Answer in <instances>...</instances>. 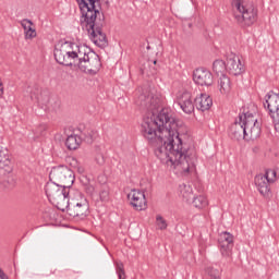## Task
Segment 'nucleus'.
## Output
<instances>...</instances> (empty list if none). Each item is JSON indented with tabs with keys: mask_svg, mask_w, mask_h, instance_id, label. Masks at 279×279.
Segmentation results:
<instances>
[{
	"mask_svg": "<svg viewBox=\"0 0 279 279\" xmlns=\"http://www.w3.org/2000/svg\"><path fill=\"white\" fill-rule=\"evenodd\" d=\"M156 221H157V226L159 228V230H167V220H165V218H162V216L157 215L156 216Z\"/></svg>",
	"mask_w": 279,
	"mask_h": 279,
	"instance_id": "nucleus-26",
	"label": "nucleus"
},
{
	"mask_svg": "<svg viewBox=\"0 0 279 279\" xmlns=\"http://www.w3.org/2000/svg\"><path fill=\"white\" fill-rule=\"evenodd\" d=\"M96 162L97 165H100V166L106 163V158L104 157V154L96 155Z\"/></svg>",
	"mask_w": 279,
	"mask_h": 279,
	"instance_id": "nucleus-32",
	"label": "nucleus"
},
{
	"mask_svg": "<svg viewBox=\"0 0 279 279\" xmlns=\"http://www.w3.org/2000/svg\"><path fill=\"white\" fill-rule=\"evenodd\" d=\"M10 150L0 146V175H8L12 173V167H10Z\"/></svg>",
	"mask_w": 279,
	"mask_h": 279,
	"instance_id": "nucleus-18",
	"label": "nucleus"
},
{
	"mask_svg": "<svg viewBox=\"0 0 279 279\" xmlns=\"http://www.w3.org/2000/svg\"><path fill=\"white\" fill-rule=\"evenodd\" d=\"M191 204H193L195 208H206V206H208V198H206L204 195L194 196V198L191 201Z\"/></svg>",
	"mask_w": 279,
	"mask_h": 279,
	"instance_id": "nucleus-24",
	"label": "nucleus"
},
{
	"mask_svg": "<svg viewBox=\"0 0 279 279\" xmlns=\"http://www.w3.org/2000/svg\"><path fill=\"white\" fill-rule=\"evenodd\" d=\"M76 1L82 12L81 27L87 32L89 40L96 47L105 49V47H108V36L104 32V27H106V15L95 4L101 0Z\"/></svg>",
	"mask_w": 279,
	"mask_h": 279,
	"instance_id": "nucleus-2",
	"label": "nucleus"
},
{
	"mask_svg": "<svg viewBox=\"0 0 279 279\" xmlns=\"http://www.w3.org/2000/svg\"><path fill=\"white\" fill-rule=\"evenodd\" d=\"M78 173H84V168L78 167Z\"/></svg>",
	"mask_w": 279,
	"mask_h": 279,
	"instance_id": "nucleus-37",
	"label": "nucleus"
},
{
	"mask_svg": "<svg viewBox=\"0 0 279 279\" xmlns=\"http://www.w3.org/2000/svg\"><path fill=\"white\" fill-rule=\"evenodd\" d=\"M117 274L119 279H125V268L123 267V264H117Z\"/></svg>",
	"mask_w": 279,
	"mask_h": 279,
	"instance_id": "nucleus-29",
	"label": "nucleus"
},
{
	"mask_svg": "<svg viewBox=\"0 0 279 279\" xmlns=\"http://www.w3.org/2000/svg\"><path fill=\"white\" fill-rule=\"evenodd\" d=\"M80 71L83 73H90V75H97L99 73V69H101V59L99 56L92 52L90 56L87 57L86 60L82 61L78 65Z\"/></svg>",
	"mask_w": 279,
	"mask_h": 279,
	"instance_id": "nucleus-9",
	"label": "nucleus"
},
{
	"mask_svg": "<svg viewBox=\"0 0 279 279\" xmlns=\"http://www.w3.org/2000/svg\"><path fill=\"white\" fill-rule=\"evenodd\" d=\"M0 279H8V275L3 270L0 269Z\"/></svg>",
	"mask_w": 279,
	"mask_h": 279,
	"instance_id": "nucleus-35",
	"label": "nucleus"
},
{
	"mask_svg": "<svg viewBox=\"0 0 279 279\" xmlns=\"http://www.w3.org/2000/svg\"><path fill=\"white\" fill-rule=\"evenodd\" d=\"M213 71L214 73H216V75H223V73L228 71V63H226V61L223 60L218 59L213 63Z\"/></svg>",
	"mask_w": 279,
	"mask_h": 279,
	"instance_id": "nucleus-23",
	"label": "nucleus"
},
{
	"mask_svg": "<svg viewBox=\"0 0 279 279\" xmlns=\"http://www.w3.org/2000/svg\"><path fill=\"white\" fill-rule=\"evenodd\" d=\"M128 198L131 201V206H133L135 210H147V198L145 197V192L132 190L128 194Z\"/></svg>",
	"mask_w": 279,
	"mask_h": 279,
	"instance_id": "nucleus-11",
	"label": "nucleus"
},
{
	"mask_svg": "<svg viewBox=\"0 0 279 279\" xmlns=\"http://www.w3.org/2000/svg\"><path fill=\"white\" fill-rule=\"evenodd\" d=\"M193 81L198 86H213V73L204 68H198L193 73Z\"/></svg>",
	"mask_w": 279,
	"mask_h": 279,
	"instance_id": "nucleus-14",
	"label": "nucleus"
},
{
	"mask_svg": "<svg viewBox=\"0 0 279 279\" xmlns=\"http://www.w3.org/2000/svg\"><path fill=\"white\" fill-rule=\"evenodd\" d=\"M218 88L221 95H228L230 90H232V83L230 82V77L228 75H220L218 80Z\"/></svg>",
	"mask_w": 279,
	"mask_h": 279,
	"instance_id": "nucleus-20",
	"label": "nucleus"
},
{
	"mask_svg": "<svg viewBox=\"0 0 279 279\" xmlns=\"http://www.w3.org/2000/svg\"><path fill=\"white\" fill-rule=\"evenodd\" d=\"M264 108H267L269 116L275 123V130L279 132V95L269 92L265 97Z\"/></svg>",
	"mask_w": 279,
	"mask_h": 279,
	"instance_id": "nucleus-8",
	"label": "nucleus"
},
{
	"mask_svg": "<svg viewBox=\"0 0 279 279\" xmlns=\"http://www.w3.org/2000/svg\"><path fill=\"white\" fill-rule=\"evenodd\" d=\"M179 189L183 199L187 204H191V202H193L195 197V195L193 194V187L191 185H186L185 183H183L179 186Z\"/></svg>",
	"mask_w": 279,
	"mask_h": 279,
	"instance_id": "nucleus-21",
	"label": "nucleus"
},
{
	"mask_svg": "<svg viewBox=\"0 0 279 279\" xmlns=\"http://www.w3.org/2000/svg\"><path fill=\"white\" fill-rule=\"evenodd\" d=\"M146 116L141 126V132L149 145L155 148V156L171 165L174 169L180 167L184 173H189L195 162V150L187 148L184 143V125L182 121L173 118L169 108H161L160 98L151 94H141L136 100Z\"/></svg>",
	"mask_w": 279,
	"mask_h": 279,
	"instance_id": "nucleus-1",
	"label": "nucleus"
},
{
	"mask_svg": "<svg viewBox=\"0 0 279 279\" xmlns=\"http://www.w3.org/2000/svg\"><path fill=\"white\" fill-rule=\"evenodd\" d=\"M80 145H82V138L80 135H70L65 141V147L70 149V151H74L78 149Z\"/></svg>",
	"mask_w": 279,
	"mask_h": 279,
	"instance_id": "nucleus-22",
	"label": "nucleus"
},
{
	"mask_svg": "<svg viewBox=\"0 0 279 279\" xmlns=\"http://www.w3.org/2000/svg\"><path fill=\"white\" fill-rule=\"evenodd\" d=\"M141 71H142V74H145L147 72V68H143L141 69Z\"/></svg>",
	"mask_w": 279,
	"mask_h": 279,
	"instance_id": "nucleus-36",
	"label": "nucleus"
},
{
	"mask_svg": "<svg viewBox=\"0 0 279 279\" xmlns=\"http://www.w3.org/2000/svg\"><path fill=\"white\" fill-rule=\"evenodd\" d=\"M69 191H71L69 187H64L56 181L48 182L45 186V192L48 199L53 202V204H57L58 208L69 204Z\"/></svg>",
	"mask_w": 279,
	"mask_h": 279,
	"instance_id": "nucleus-6",
	"label": "nucleus"
},
{
	"mask_svg": "<svg viewBox=\"0 0 279 279\" xmlns=\"http://www.w3.org/2000/svg\"><path fill=\"white\" fill-rule=\"evenodd\" d=\"M100 202H108L110 199V192L108 187H104L99 193Z\"/></svg>",
	"mask_w": 279,
	"mask_h": 279,
	"instance_id": "nucleus-27",
	"label": "nucleus"
},
{
	"mask_svg": "<svg viewBox=\"0 0 279 279\" xmlns=\"http://www.w3.org/2000/svg\"><path fill=\"white\" fill-rule=\"evenodd\" d=\"M232 7L238 11L234 17L240 25L250 27L258 21V10L254 8V2L250 0H232Z\"/></svg>",
	"mask_w": 279,
	"mask_h": 279,
	"instance_id": "nucleus-5",
	"label": "nucleus"
},
{
	"mask_svg": "<svg viewBox=\"0 0 279 279\" xmlns=\"http://www.w3.org/2000/svg\"><path fill=\"white\" fill-rule=\"evenodd\" d=\"M24 34H25V40H32L33 38H36V36H37L36 28H34V27L24 32Z\"/></svg>",
	"mask_w": 279,
	"mask_h": 279,
	"instance_id": "nucleus-30",
	"label": "nucleus"
},
{
	"mask_svg": "<svg viewBox=\"0 0 279 279\" xmlns=\"http://www.w3.org/2000/svg\"><path fill=\"white\" fill-rule=\"evenodd\" d=\"M65 206L70 217H78V219H86L88 217V202L86 201H82L75 205H69L68 203Z\"/></svg>",
	"mask_w": 279,
	"mask_h": 279,
	"instance_id": "nucleus-12",
	"label": "nucleus"
},
{
	"mask_svg": "<svg viewBox=\"0 0 279 279\" xmlns=\"http://www.w3.org/2000/svg\"><path fill=\"white\" fill-rule=\"evenodd\" d=\"M194 106L201 110V112H206V110H210L213 106V98L207 94H201L194 99Z\"/></svg>",
	"mask_w": 279,
	"mask_h": 279,
	"instance_id": "nucleus-19",
	"label": "nucleus"
},
{
	"mask_svg": "<svg viewBox=\"0 0 279 279\" xmlns=\"http://www.w3.org/2000/svg\"><path fill=\"white\" fill-rule=\"evenodd\" d=\"M260 123H258L254 114L244 113L239 116V120L230 126L229 134L234 141H239L240 138H244V141H256V138L260 137Z\"/></svg>",
	"mask_w": 279,
	"mask_h": 279,
	"instance_id": "nucleus-4",
	"label": "nucleus"
},
{
	"mask_svg": "<svg viewBox=\"0 0 279 279\" xmlns=\"http://www.w3.org/2000/svg\"><path fill=\"white\" fill-rule=\"evenodd\" d=\"M51 274H56V269L53 271H51Z\"/></svg>",
	"mask_w": 279,
	"mask_h": 279,
	"instance_id": "nucleus-38",
	"label": "nucleus"
},
{
	"mask_svg": "<svg viewBox=\"0 0 279 279\" xmlns=\"http://www.w3.org/2000/svg\"><path fill=\"white\" fill-rule=\"evenodd\" d=\"M263 177L267 178L270 184H274L278 180V172L275 169H267Z\"/></svg>",
	"mask_w": 279,
	"mask_h": 279,
	"instance_id": "nucleus-25",
	"label": "nucleus"
},
{
	"mask_svg": "<svg viewBox=\"0 0 279 279\" xmlns=\"http://www.w3.org/2000/svg\"><path fill=\"white\" fill-rule=\"evenodd\" d=\"M32 99H36V101L40 102L43 101V94L40 95H35L34 93L31 94Z\"/></svg>",
	"mask_w": 279,
	"mask_h": 279,
	"instance_id": "nucleus-34",
	"label": "nucleus"
},
{
	"mask_svg": "<svg viewBox=\"0 0 279 279\" xmlns=\"http://www.w3.org/2000/svg\"><path fill=\"white\" fill-rule=\"evenodd\" d=\"M49 178L51 182H57V184H61L63 187L69 190H71L75 182V174L73 173V170L66 166L53 167L49 173Z\"/></svg>",
	"mask_w": 279,
	"mask_h": 279,
	"instance_id": "nucleus-7",
	"label": "nucleus"
},
{
	"mask_svg": "<svg viewBox=\"0 0 279 279\" xmlns=\"http://www.w3.org/2000/svg\"><path fill=\"white\" fill-rule=\"evenodd\" d=\"M227 71L230 75H243L245 73V65L236 54H230L227 58Z\"/></svg>",
	"mask_w": 279,
	"mask_h": 279,
	"instance_id": "nucleus-13",
	"label": "nucleus"
},
{
	"mask_svg": "<svg viewBox=\"0 0 279 279\" xmlns=\"http://www.w3.org/2000/svg\"><path fill=\"white\" fill-rule=\"evenodd\" d=\"M84 189L87 195H93V193H95V186H93L92 184H85Z\"/></svg>",
	"mask_w": 279,
	"mask_h": 279,
	"instance_id": "nucleus-33",
	"label": "nucleus"
},
{
	"mask_svg": "<svg viewBox=\"0 0 279 279\" xmlns=\"http://www.w3.org/2000/svg\"><path fill=\"white\" fill-rule=\"evenodd\" d=\"M45 132H47V124H40L36 130H35V134H37V136H43L45 134Z\"/></svg>",
	"mask_w": 279,
	"mask_h": 279,
	"instance_id": "nucleus-31",
	"label": "nucleus"
},
{
	"mask_svg": "<svg viewBox=\"0 0 279 279\" xmlns=\"http://www.w3.org/2000/svg\"><path fill=\"white\" fill-rule=\"evenodd\" d=\"M218 245L221 255L226 258H230V256H232V250L234 247V235H232L228 231L220 233L218 238Z\"/></svg>",
	"mask_w": 279,
	"mask_h": 279,
	"instance_id": "nucleus-10",
	"label": "nucleus"
},
{
	"mask_svg": "<svg viewBox=\"0 0 279 279\" xmlns=\"http://www.w3.org/2000/svg\"><path fill=\"white\" fill-rule=\"evenodd\" d=\"M92 53L85 46L65 41L59 48H54V60L62 66H78Z\"/></svg>",
	"mask_w": 279,
	"mask_h": 279,
	"instance_id": "nucleus-3",
	"label": "nucleus"
},
{
	"mask_svg": "<svg viewBox=\"0 0 279 279\" xmlns=\"http://www.w3.org/2000/svg\"><path fill=\"white\" fill-rule=\"evenodd\" d=\"M21 25H22L24 32H28L29 29L33 28L34 22H32V20L24 19V20H22Z\"/></svg>",
	"mask_w": 279,
	"mask_h": 279,
	"instance_id": "nucleus-28",
	"label": "nucleus"
},
{
	"mask_svg": "<svg viewBox=\"0 0 279 279\" xmlns=\"http://www.w3.org/2000/svg\"><path fill=\"white\" fill-rule=\"evenodd\" d=\"M178 106L185 112V114H191L195 111V102L191 98V93L183 92L182 95L178 97Z\"/></svg>",
	"mask_w": 279,
	"mask_h": 279,
	"instance_id": "nucleus-15",
	"label": "nucleus"
},
{
	"mask_svg": "<svg viewBox=\"0 0 279 279\" xmlns=\"http://www.w3.org/2000/svg\"><path fill=\"white\" fill-rule=\"evenodd\" d=\"M78 132L81 142L87 143V145H93L95 138H97V131L90 126L80 124Z\"/></svg>",
	"mask_w": 279,
	"mask_h": 279,
	"instance_id": "nucleus-17",
	"label": "nucleus"
},
{
	"mask_svg": "<svg viewBox=\"0 0 279 279\" xmlns=\"http://www.w3.org/2000/svg\"><path fill=\"white\" fill-rule=\"evenodd\" d=\"M254 182L257 191L263 195V197H269V195H271V183L267 177L257 174Z\"/></svg>",
	"mask_w": 279,
	"mask_h": 279,
	"instance_id": "nucleus-16",
	"label": "nucleus"
},
{
	"mask_svg": "<svg viewBox=\"0 0 279 279\" xmlns=\"http://www.w3.org/2000/svg\"><path fill=\"white\" fill-rule=\"evenodd\" d=\"M157 61H154V64H156Z\"/></svg>",
	"mask_w": 279,
	"mask_h": 279,
	"instance_id": "nucleus-39",
	"label": "nucleus"
}]
</instances>
